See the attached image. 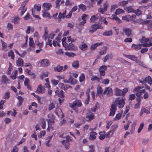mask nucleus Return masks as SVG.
Wrapping results in <instances>:
<instances>
[{
    "label": "nucleus",
    "instance_id": "nucleus-1",
    "mask_svg": "<svg viewBox=\"0 0 152 152\" xmlns=\"http://www.w3.org/2000/svg\"><path fill=\"white\" fill-rule=\"evenodd\" d=\"M125 99L123 97L117 98L111 106L110 115L113 116L115 115V112L117 110V106L119 108H123L125 103Z\"/></svg>",
    "mask_w": 152,
    "mask_h": 152
},
{
    "label": "nucleus",
    "instance_id": "nucleus-2",
    "mask_svg": "<svg viewBox=\"0 0 152 152\" xmlns=\"http://www.w3.org/2000/svg\"><path fill=\"white\" fill-rule=\"evenodd\" d=\"M128 91V89L126 88H125L123 90H121L118 88H116L115 91V95L117 96H122L124 97L125 95Z\"/></svg>",
    "mask_w": 152,
    "mask_h": 152
},
{
    "label": "nucleus",
    "instance_id": "nucleus-3",
    "mask_svg": "<svg viewBox=\"0 0 152 152\" xmlns=\"http://www.w3.org/2000/svg\"><path fill=\"white\" fill-rule=\"evenodd\" d=\"M143 87V86L141 87L138 86L136 87L134 90V91L136 93V95L137 97H140L142 95V93L145 92V89L141 90V89Z\"/></svg>",
    "mask_w": 152,
    "mask_h": 152
},
{
    "label": "nucleus",
    "instance_id": "nucleus-4",
    "mask_svg": "<svg viewBox=\"0 0 152 152\" xmlns=\"http://www.w3.org/2000/svg\"><path fill=\"white\" fill-rule=\"evenodd\" d=\"M104 0H99L97 2V4L99 5L100 7L99 10H107L108 5L107 3V1L102 4V2Z\"/></svg>",
    "mask_w": 152,
    "mask_h": 152
},
{
    "label": "nucleus",
    "instance_id": "nucleus-5",
    "mask_svg": "<svg viewBox=\"0 0 152 152\" xmlns=\"http://www.w3.org/2000/svg\"><path fill=\"white\" fill-rule=\"evenodd\" d=\"M68 67L67 65H65L64 66H61L60 65L57 66L54 68V69L55 71H57L58 72H62V70H65Z\"/></svg>",
    "mask_w": 152,
    "mask_h": 152
},
{
    "label": "nucleus",
    "instance_id": "nucleus-6",
    "mask_svg": "<svg viewBox=\"0 0 152 152\" xmlns=\"http://www.w3.org/2000/svg\"><path fill=\"white\" fill-rule=\"evenodd\" d=\"M139 82L142 83V85L145 84L146 83H148V84L151 85L152 83V80L151 77L148 76L142 80H140Z\"/></svg>",
    "mask_w": 152,
    "mask_h": 152
},
{
    "label": "nucleus",
    "instance_id": "nucleus-7",
    "mask_svg": "<svg viewBox=\"0 0 152 152\" xmlns=\"http://www.w3.org/2000/svg\"><path fill=\"white\" fill-rule=\"evenodd\" d=\"M102 21V19L99 18V15L97 14L96 15H92L90 19V22L91 23H96L98 20Z\"/></svg>",
    "mask_w": 152,
    "mask_h": 152
},
{
    "label": "nucleus",
    "instance_id": "nucleus-8",
    "mask_svg": "<svg viewBox=\"0 0 152 152\" xmlns=\"http://www.w3.org/2000/svg\"><path fill=\"white\" fill-rule=\"evenodd\" d=\"M77 50V48L72 43H70L67 45L66 48V50H70L71 51H75Z\"/></svg>",
    "mask_w": 152,
    "mask_h": 152
},
{
    "label": "nucleus",
    "instance_id": "nucleus-9",
    "mask_svg": "<svg viewBox=\"0 0 152 152\" xmlns=\"http://www.w3.org/2000/svg\"><path fill=\"white\" fill-rule=\"evenodd\" d=\"M40 64L42 67H46L49 64V61L47 59L42 60Z\"/></svg>",
    "mask_w": 152,
    "mask_h": 152
},
{
    "label": "nucleus",
    "instance_id": "nucleus-10",
    "mask_svg": "<svg viewBox=\"0 0 152 152\" xmlns=\"http://www.w3.org/2000/svg\"><path fill=\"white\" fill-rule=\"evenodd\" d=\"M94 118V115L92 113H91L90 114L87 115L85 117V120L87 121H90Z\"/></svg>",
    "mask_w": 152,
    "mask_h": 152
},
{
    "label": "nucleus",
    "instance_id": "nucleus-11",
    "mask_svg": "<svg viewBox=\"0 0 152 152\" xmlns=\"http://www.w3.org/2000/svg\"><path fill=\"white\" fill-rule=\"evenodd\" d=\"M55 93L56 95L61 98H63L64 97V92L62 90H57L55 91Z\"/></svg>",
    "mask_w": 152,
    "mask_h": 152
},
{
    "label": "nucleus",
    "instance_id": "nucleus-12",
    "mask_svg": "<svg viewBox=\"0 0 152 152\" xmlns=\"http://www.w3.org/2000/svg\"><path fill=\"white\" fill-rule=\"evenodd\" d=\"M69 83H70L72 85H75L77 83V80L73 78L71 75H69Z\"/></svg>",
    "mask_w": 152,
    "mask_h": 152
},
{
    "label": "nucleus",
    "instance_id": "nucleus-13",
    "mask_svg": "<svg viewBox=\"0 0 152 152\" xmlns=\"http://www.w3.org/2000/svg\"><path fill=\"white\" fill-rule=\"evenodd\" d=\"M2 83L4 84H10V82L9 80L5 75H3L2 77Z\"/></svg>",
    "mask_w": 152,
    "mask_h": 152
},
{
    "label": "nucleus",
    "instance_id": "nucleus-14",
    "mask_svg": "<svg viewBox=\"0 0 152 152\" xmlns=\"http://www.w3.org/2000/svg\"><path fill=\"white\" fill-rule=\"evenodd\" d=\"M24 61L21 58H19L18 60L16 61V64L18 66H23Z\"/></svg>",
    "mask_w": 152,
    "mask_h": 152
},
{
    "label": "nucleus",
    "instance_id": "nucleus-15",
    "mask_svg": "<svg viewBox=\"0 0 152 152\" xmlns=\"http://www.w3.org/2000/svg\"><path fill=\"white\" fill-rule=\"evenodd\" d=\"M97 133L95 132H90V136L89 138V140H94L96 138V135Z\"/></svg>",
    "mask_w": 152,
    "mask_h": 152
},
{
    "label": "nucleus",
    "instance_id": "nucleus-16",
    "mask_svg": "<svg viewBox=\"0 0 152 152\" xmlns=\"http://www.w3.org/2000/svg\"><path fill=\"white\" fill-rule=\"evenodd\" d=\"M123 31L128 37H129L131 35L132 30L128 28L124 29Z\"/></svg>",
    "mask_w": 152,
    "mask_h": 152
},
{
    "label": "nucleus",
    "instance_id": "nucleus-17",
    "mask_svg": "<svg viewBox=\"0 0 152 152\" xmlns=\"http://www.w3.org/2000/svg\"><path fill=\"white\" fill-rule=\"evenodd\" d=\"M128 13L134 12L136 15L137 16L142 14L141 11L140 10H127Z\"/></svg>",
    "mask_w": 152,
    "mask_h": 152
},
{
    "label": "nucleus",
    "instance_id": "nucleus-18",
    "mask_svg": "<svg viewBox=\"0 0 152 152\" xmlns=\"http://www.w3.org/2000/svg\"><path fill=\"white\" fill-rule=\"evenodd\" d=\"M113 57V56L112 53L107 55L104 58V62H105L111 59Z\"/></svg>",
    "mask_w": 152,
    "mask_h": 152
},
{
    "label": "nucleus",
    "instance_id": "nucleus-19",
    "mask_svg": "<svg viewBox=\"0 0 152 152\" xmlns=\"http://www.w3.org/2000/svg\"><path fill=\"white\" fill-rule=\"evenodd\" d=\"M91 27L93 28H96V30L98 29H102L103 28V27L101 26L99 23L94 24L92 25L91 26Z\"/></svg>",
    "mask_w": 152,
    "mask_h": 152
},
{
    "label": "nucleus",
    "instance_id": "nucleus-20",
    "mask_svg": "<svg viewBox=\"0 0 152 152\" xmlns=\"http://www.w3.org/2000/svg\"><path fill=\"white\" fill-rule=\"evenodd\" d=\"M66 13V11L65 10L64 12L61 13H60L59 14V15H58V22H60L61 21V18H64L65 16Z\"/></svg>",
    "mask_w": 152,
    "mask_h": 152
},
{
    "label": "nucleus",
    "instance_id": "nucleus-21",
    "mask_svg": "<svg viewBox=\"0 0 152 152\" xmlns=\"http://www.w3.org/2000/svg\"><path fill=\"white\" fill-rule=\"evenodd\" d=\"M51 6V4L49 3H44L42 6L43 9L44 10H49Z\"/></svg>",
    "mask_w": 152,
    "mask_h": 152
},
{
    "label": "nucleus",
    "instance_id": "nucleus-22",
    "mask_svg": "<svg viewBox=\"0 0 152 152\" xmlns=\"http://www.w3.org/2000/svg\"><path fill=\"white\" fill-rule=\"evenodd\" d=\"M136 17V15H128V16H123L122 17V19L124 20H126L127 21L129 20V18H131V20L133 18H135Z\"/></svg>",
    "mask_w": 152,
    "mask_h": 152
},
{
    "label": "nucleus",
    "instance_id": "nucleus-23",
    "mask_svg": "<svg viewBox=\"0 0 152 152\" xmlns=\"http://www.w3.org/2000/svg\"><path fill=\"white\" fill-rule=\"evenodd\" d=\"M87 45L85 43H82L79 46L80 49L83 51H84L87 50Z\"/></svg>",
    "mask_w": 152,
    "mask_h": 152
},
{
    "label": "nucleus",
    "instance_id": "nucleus-24",
    "mask_svg": "<svg viewBox=\"0 0 152 152\" xmlns=\"http://www.w3.org/2000/svg\"><path fill=\"white\" fill-rule=\"evenodd\" d=\"M28 0H26L24 1L22 3L21 8V10H27V7H26L25 6L27 4Z\"/></svg>",
    "mask_w": 152,
    "mask_h": 152
},
{
    "label": "nucleus",
    "instance_id": "nucleus-25",
    "mask_svg": "<svg viewBox=\"0 0 152 152\" xmlns=\"http://www.w3.org/2000/svg\"><path fill=\"white\" fill-rule=\"evenodd\" d=\"M105 132L104 131L103 132H99L100 136L99 137V138L100 140H103L104 138L105 137Z\"/></svg>",
    "mask_w": 152,
    "mask_h": 152
},
{
    "label": "nucleus",
    "instance_id": "nucleus-26",
    "mask_svg": "<svg viewBox=\"0 0 152 152\" xmlns=\"http://www.w3.org/2000/svg\"><path fill=\"white\" fill-rule=\"evenodd\" d=\"M8 56L9 57H11V58L14 60L15 58V55L13 50H11L10 51L8 52Z\"/></svg>",
    "mask_w": 152,
    "mask_h": 152
},
{
    "label": "nucleus",
    "instance_id": "nucleus-27",
    "mask_svg": "<svg viewBox=\"0 0 152 152\" xmlns=\"http://www.w3.org/2000/svg\"><path fill=\"white\" fill-rule=\"evenodd\" d=\"M146 113L147 114H149L150 112L149 111L147 110L145 108H142L140 113V115L142 116L144 113Z\"/></svg>",
    "mask_w": 152,
    "mask_h": 152
},
{
    "label": "nucleus",
    "instance_id": "nucleus-28",
    "mask_svg": "<svg viewBox=\"0 0 152 152\" xmlns=\"http://www.w3.org/2000/svg\"><path fill=\"white\" fill-rule=\"evenodd\" d=\"M142 46L141 44L136 45L133 44L132 45V47H134V48L137 50H139L141 49Z\"/></svg>",
    "mask_w": 152,
    "mask_h": 152
},
{
    "label": "nucleus",
    "instance_id": "nucleus-29",
    "mask_svg": "<svg viewBox=\"0 0 152 152\" xmlns=\"http://www.w3.org/2000/svg\"><path fill=\"white\" fill-rule=\"evenodd\" d=\"M72 66L75 68L77 69L79 66V61L77 60L74 61L72 64Z\"/></svg>",
    "mask_w": 152,
    "mask_h": 152
},
{
    "label": "nucleus",
    "instance_id": "nucleus-30",
    "mask_svg": "<svg viewBox=\"0 0 152 152\" xmlns=\"http://www.w3.org/2000/svg\"><path fill=\"white\" fill-rule=\"evenodd\" d=\"M103 91L102 88L101 87H99L97 88L96 96H98L100 94H102Z\"/></svg>",
    "mask_w": 152,
    "mask_h": 152
},
{
    "label": "nucleus",
    "instance_id": "nucleus-31",
    "mask_svg": "<svg viewBox=\"0 0 152 152\" xmlns=\"http://www.w3.org/2000/svg\"><path fill=\"white\" fill-rule=\"evenodd\" d=\"M69 106L73 110H75L76 108V107L77 106L76 101H75L72 103H69Z\"/></svg>",
    "mask_w": 152,
    "mask_h": 152
},
{
    "label": "nucleus",
    "instance_id": "nucleus-32",
    "mask_svg": "<svg viewBox=\"0 0 152 152\" xmlns=\"http://www.w3.org/2000/svg\"><path fill=\"white\" fill-rule=\"evenodd\" d=\"M129 57V59L132 60L133 61H135V62L138 59L137 57L134 55H130Z\"/></svg>",
    "mask_w": 152,
    "mask_h": 152
},
{
    "label": "nucleus",
    "instance_id": "nucleus-33",
    "mask_svg": "<svg viewBox=\"0 0 152 152\" xmlns=\"http://www.w3.org/2000/svg\"><path fill=\"white\" fill-rule=\"evenodd\" d=\"M112 31L111 30H110L109 31H107L104 32L103 35L105 36H110L112 35Z\"/></svg>",
    "mask_w": 152,
    "mask_h": 152
},
{
    "label": "nucleus",
    "instance_id": "nucleus-34",
    "mask_svg": "<svg viewBox=\"0 0 152 152\" xmlns=\"http://www.w3.org/2000/svg\"><path fill=\"white\" fill-rule=\"evenodd\" d=\"M29 45L30 47H31L33 48H34V42L33 40V39L32 38H29Z\"/></svg>",
    "mask_w": 152,
    "mask_h": 152
},
{
    "label": "nucleus",
    "instance_id": "nucleus-35",
    "mask_svg": "<svg viewBox=\"0 0 152 152\" xmlns=\"http://www.w3.org/2000/svg\"><path fill=\"white\" fill-rule=\"evenodd\" d=\"M124 12V10H116L115 13L112 16H116Z\"/></svg>",
    "mask_w": 152,
    "mask_h": 152
},
{
    "label": "nucleus",
    "instance_id": "nucleus-36",
    "mask_svg": "<svg viewBox=\"0 0 152 152\" xmlns=\"http://www.w3.org/2000/svg\"><path fill=\"white\" fill-rule=\"evenodd\" d=\"M18 99L19 100V102L18 104V105L20 106L22 104L23 101V99L21 96H18L17 97Z\"/></svg>",
    "mask_w": 152,
    "mask_h": 152
},
{
    "label": "nucleus",
    "instance_id": "nucleus-37",
    "mask_svg": "<svg viewBox=\"0 0 152 152\" xmlns=\"http://www.w3.org/2000/svg\"><path fill=\"white\" fill-rule=\"evenodd\" d=\"M85 79L84 74L82 73L79 77V81L82 82L85 80Z\"/></svg>",
    "mask_w": 152,
    "mask_h": 152
},
{
    "label": "nucleus",
    "instance_id": "nucleus-38",
    "mask_svg": "<svg viewBox=\"0 0 152 152\" xmlns=\"http://www.w3.org/2000/svg\"><path fill=\"white\" fill-rule=\"evenodd\" d=\"M136 63L138 65L142 66V67H145V65L144 63L140 60H137L136 61Z\"/></svg>",
    "mask_w": 152,
    "mask_h": 152
},
{
    "label": "nucleus",
    "instance_id": "nucleus-39",
    "mask_svg": "<svg viewBox=\"0 0 152 152\" xmlns=\"http://www.w3.org/2000/svg\"><path fill=\"white\" fill-rule=\"evenodd\" d=\"M65 55L69 57H73L76 55L74 53H70L68 52H66L65 53Z\"/></svg>",
    "mask_w": 152,
    "mask_h": 152
},
{
    "label": "nucleus",
    "instance_id": "nucleus-40",
    "mask_svg": "<svg viewBox=\"0 0 152 152\" xmlns=\"http://www.w3.org/2000/svg\"><path fill=\"white\" fill-rule=\"evenodd\" d=\"M20 18L18 17H15L13 20V22L15 24H18L20 22Z\"/></svg>",
    "mask_w": 152,
    "mask_h": 152
},
{
    "label": "nucleus",
    "instance_id": "nucleus-41",
    "mask_svg": "<svg viewBox=\"0 0 152 152\" xmlns=\"http://www.w3.org/2000/svg\"><path fill=\"white\" fill-rule=\"evenodd\" d=\"M107 67L106 66L103 65L99 67V71H102L103 72H105V71L107 70Z\"/></svg>",
    "mask_w": 152,
    "mask_h": 152
},
{
    "label": "nucleus",
    "instance_id": "nucleus-42",
    "mask_svg": "<svg viewBox=\"0 0 152 152\" xmlns=\"http://www.w3.org/2000/svg\"><path fill=\"white\" fill-rule=\"evenodd\" d=\"M91 80L92 81L96 80L98 83H100L101 81H99V80L98 78V77H97L96 76H93L91 78Z\"/></svg>",
    "mask_w": 152,
    "mask_h": 152
},
{
    "label": "nucleus",
    "instance_id": "nucleus-43",
    "mask_svg": "<svg viewBox=\"0 0 152 152\" xmlns=\"http://www.w3.org/2000/svg\"><path fill=\"white\" fill-rule=\"evenodd\" d=\"M122 115L120 113H118L116 114V116L113 118L114 121H116L119 120L121 116Z\"/></svg>",
    "mask_w": 152,
    "mask_h": 152
},
{
    "label": "nucleus",
    "instance_id": "nucleus-44",
    "mask_svg": "<svg viewBox=\"0 0 152 152\" xmlns=\"http://www.w3.org/2000/svg\"><path fill=\"white\" fill-rule=\"evenodd\" d=\"M17 73L18 71H15L14 72L13 75L11 76V78L13 80L15 79L17 77Z\"/></svg>",
    "mask_w": 152,
    "mask_h": 152
},
{
    "label": "nucleus",
    "instance_id": "nucleus-45",
    "mask_svg": "<svg viewBox=\"0 0 152 152\" xmlns=\"http://www.w3.org/2000/svg\"><path fill=\"white\" fill-rule=\"evenodd\" d=\"M40 120L42 123V128L43 129H45L46 126V123L45 120L43 118H42L40 119Z\"/></svg>",
    "mask_w": 152,
    "mask_h": 152
},
{
    "label": "nucleus",
    "instance_id": "nucleus-46",
    "mask_svg": "<svg viewBox=\"0 0 152 152\" xmlns=\"http://www.w3.org/2000/svg\"><path fill=\"white\" fill-rule=\"evenodd\" d=\"M128 3V1H123L121 2H120L119 4L122 7H124Z\"/></svg>",
    "mask_w": 152,
    "mask_h": 152
},
{
    "label": "nucleus",
    "instance_id": "nucleus-47",
    "mask_svg": "<svg viewBox=\"0 0 152 152\" xmlns=\"http://www.w3.org/2000/svg\"><path fill=\"white\" fill-rule=\"evenodd\" d=\"M110 80L107 78H106L102 80V83L103 84L105 85L108 84L109 83Z\"/></svg>",
    "mask_w": 152,
    "mask_h": 152
},
{
    "label": "nucleus",
    "instance_id": "nucleus-48",
    "mask_svg": "<svg viewBox=\"0 0 152 152\" xmlns=\"http://www.w3.org/2000/svg\"><path fill=\"white\" fill-rule=\"evenodd\" d=\"M46 85L47 88L48 89V94H49L51 95L52 93V91L50 89V85L48 83H47V84H46Z\"/></svg>",
    "mask_w": 152,
    "mask_h": 152
},
{
    "label": "nucleus",
    "instance_id": "nucleus-49",
    "mask_svg": "<svg viewBox=\"0 0 152 152\" xmlns=\"http://www.w3.org/2000/svg\"><path fill=\"white\" fill-rule=\"evenodd\" d=\"M2 44V49L5 51H7V50H6L7 45L6 43L4 41H1Z\"/></svg>",
    "mask_w": 152,
    "mask_h": 152
},
{
    "label": "nucleus",
    "instance_id": "nucleus-50",
    "mask_svg": "<svg viewBox=\"0 0 152 152\" xmlns=\"http://www.w3.org/2000/svg\"><path fill=\"white\" fill-rule=\"evenodd\" d=\"M79 6V9L81 10H86V7L84 4H81L79 5H78Z\"/></svg>",
    "mask_w": 152,
    "mask_h": 152
},
{
    "label": "nucleus",
    "instance_id": "nucleus-51",
    "mask_svg": "<svg viewBox=\"0 0 152 152\" xmlns=\"http://www.w3.org/2000/svg\"><path fill=\"white\" fill-rule=\"evenodd\" d=\"M144 126V124L143 123H142L140 124V126L138 128V129L137 131V132L138 133H140L141 131L142 130V129L143 126Z\"/></svg>",
    "mask_w": 152,
    "mask_h": 152
},
{
    "label": "nucleus",
    "instance_id": "nucleus-52",
    "mask_svg": "<svg viewBox=\"0 0 152 152\" xmlns=\"http://www.w3.org/2000/svg\"><path fill=\"white\" fill-rule=\"evenodd\" d=\"M149 40L146 39L145 37H142L140 41L142 43H147Z\"/></svg>",
    "mask_w": 152,
    "mask_h": 152
},
{
    "label": "nucleus",
    "instance_id": "nucleus-53",
    "mask_svg": "<svg viewBox=\"0 0 152 152\" xmlns=\"http://www.w3.org/2000/svg\"><path fill=\"white\" fill-rule=\"evenodd\" d=\"M37 91L38 93L42 92V86L41 84H40L39 86H38L37 90Z\"/></svg>",
    "mask_w": 152,
    "mask_h": 152
},
{
    "label": "nucleus",
    "instance_id": "nucleus-54",
    "mask_svg": "<svg viewBox=\"0 0 152 152\" xmlns=\"http://www.w3.org/2000/svg\"><path fill=\"white\" fill-rule=\"evenodd\" d=\"M55 106L53 103H51L49 106L48 110L49 111L51 110L53 108H54Z\"/></svg>",
    "mask_w": 152,
    "mask_h": 152
},
{
    "label": "nucleus",
    "instance_id": "nucleus-55",
    "mask_svg": "<svg viewBox=\"0 0 152 152\" xmlns=\"http://www.w3.org/2000/svg\"><path fill=\"white\" fill-rule=\"evenodd\" d=\"M135 98V96L134 94H131L129 96V99L130 100H133Z\"/></svg>",
    "mask_w": 152,
    "mask_h": 152
},
{
    "label": "nucleus",
    "instance_id": "nucleus-56",
    "mask_svg": "<svg viewBox=\"0 0 152 152\" xmlns=\"http://www.w3.org/2000/svg\"><path fill=\"white\" fill-rule=\"evenodd\" d=\"M10 96V92L9 91L5 93V96L4 98L5 99H9Z\"/></svg>",
    "mask_w": 152,
    "mask_h": 152
},
{
    "label": "nucleus",
    "instance_id": "nucleus-57",
    "mask_svg": "<svg viewBox=\"0 0 152 152\" xmlns=\"http://www.w3.org/2000/svg\"><path fill=\"white\" fill-rule=\"evenodd\" d=\"M46 132L45 131H43L42 132H40V134L39 135H38V136L40 138H41L42 137V135L43 136H44Z\"/></svg>",
    "mask_w": 152,
    "mask_h": 152
},
{
    "label": "nucleus",
    "instance_id": "nucleus-58",
    "mask_svg": "<svg viewBox=\"0 0 152 152\" xmlns=\"http://www.w3.org/2000/svg\"><path fill=\"white\" fill-rule=\"evenodd\" d=\"M56 53L57 55H60L61 54H63L64 53V51H63L62 49H60L56 51Z\"/></svg>",
    "mask_w": 152,
    "mask_h": 152
},
{
    "label": "nucleus",
    "instance_id": "nucleus-59",
    "mask_svg": "<svg viewBox=\"0 0 152 152\" xmlns=\"http://www.w3.org/2000/svg\"><path fill=\"white\" fill-rule=\"evenodd\" d=\"M113 18H112V19L114 20H115L116 21L118 22L119 23H120L121 22V20H120L117 17H116L115 16H113Z\"/></svg>",
    "mask_w": 152,
    "mask_h": 152
},
{
    "label": "nucleus",
    "instance_id": "nucleus-60",
    "mask_svg": "<svg viewBox=\"0 0 152 152\" xmlns=\"http://www.w3.org/2000/svg\"><path fill=\"white\" fill-rule=\"evenodd\" d=\"M149 141V139L148 138L144 139L142 140V142L143 144L146 145Z\"/></svg>",
    "mask_w": 152,
    "mask_h": 152
},
{
    "label": "nucleus",
    "instance_id": "nucleus-61",
    "mask_svg": "<svg viewBox=\"0 0 152 152\" xmlns=\"http://www.w3.org/2000/svg\"><path fill=\"white\" fill-rule=\"evenodd\" d=\"M35 10H40L41 8V5L40 4H35L34 6Z\"/></svg>",
    "mask_w": 152,
    "mask_h": 152
},
{
    "label": "nucleus",
    "instance_id": "nucleus-62",
    "mask_svg": "<svg viewBox=\"0 0 152 152\" xmlns=\"http://www.w3.org/2000/svg\"><path fill=\"white\" fill-rule=\"evenodd\" d=\"M135 125L133 124L131 127L130 132L131 134H132L135 130Z\"/></svg>",
    "mask_w": 152,
    "mask_h": 152
},
{
    "label": "nucleus",
    "instance_id": "nucleus-63",
    "mask_svg": "<svg viewBox=\"0 0 152 152\" xmlns=\"http://www.w3.org/2000/svg\"><path fill=\"white\" fill-rule=\"evenodd\" d=\"M132 39L131 38H126L124 40L126 42H132Z\"/></svg>",
    "mask_w": 152,
    "mask_h": 152
},
{
    "label": "nucleus",
    "instance_id": "nucleus-64",
    "mask_svg": "<svg viewBox=\"0 0 152 152\" xmlns=\"http://www.w3.org/2000/svg\"><path fill=\"white\" fill-rule=\"evenodd\" d=\"M77 106L78 107H81L82 105L81 102L80 100H77L75 101Z\"/></svg>",
    "mask_w": 152,
    "mask_h": 152
}]
</instances>
